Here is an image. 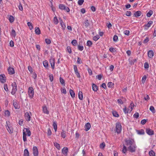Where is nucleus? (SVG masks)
<instances>
[{
	"mask_svg": "<svg viewBox=\"0 0 156 156\" xmlns=\"http://www.w3.org/2000/svg\"><path fill=\"white\" fill-rule=\"evenodd\" d=\"M134 105L133 102H131L129 107L130 109H128V110L127 111H126V107H125V108L123 109V111L125 113L127 114L128 113H130L133 109Z\"/></svg>",
	"mask_w": 156,
	"mask_h": 156,
	"instance_id": "f257e3e1",
	"label": "nucleus"
},
{
	"mask_svg": "<svg viewBox=\"0 0 156 156\" xmlns=\"http://www.w3.org/2000/svg\"><path fill=\"white\" fill-rule=\"evenodd\" d=\"M28 94L29 98L31 99L34 97V91L33 88L32 87H30L28 89Z\"/></svg>",
	"mask_w": 156,
	"mask_h": 156,
	"instance_id": "f03ea898",
	"label": "nucleus"
},
{
	"mask_svg": "<svg viewBox=\"0 0 156 156\" xmlns=\"http://www.w3.org/2000/svg\"><path fill=\"white\" fill-rule=\"evenodd\" d=\"M122 130V126L119 122H117L116 124L115 132L118 133H120Z\"/></svg>",
	"mask_w": 156,
	"mask_h": 156,
	"instance_id": "7ed1b4c3",
	"label": "nucleus"
},
{
	"mask_svg": "<svg viewBox=\"0 0 156 156\" xmlns=\"http://www.w3.org/2000/svg\"><path fill=\"white\" fill-rule=\"evenodd\" d=\"M12 90L11 92L12 94L14 95L16 92L17 90V86L15 82H13L12 83Z\"/></svg>",
	"mask_w": 156,
	"mask_h": 156,
	"instance_id": "20e7f679",
	"label": "nucleus"
},
{
	"mask_svg": "<svg viewBox=\"0 0 156 156\" xmlns=\"http://www.w3.org/2000/svg\"><path fill=\"white\" fill-rule=\"evenodd\" d=\"M31 113L30 112H27L25 113L24 117L25 119L28 122L30 120Z\"/></svg>",
	"mask_w": 156,
	"mask_h": 156,
	"instance_id": "39448f33",
	"label": "nucleus"
},
{
	"mask_svg": "<svg viewBox=\"0 0 156 156\" xmlns=\"http://www.w3.org/2000/svg\"><path fill=\"white\" fill-rule=\"evenodd\" d=\"M125 141L126 143V145L129 146L135 144L134 140L132 139H125Z\"/></svg>",
	"mask_w": 156,
	"mask_h": 156,
	"instance_id": "423d86ee",
	"label": "nucleus"
},
{
	"mask_svg": "<svg viewBox=\"0 0 156 156\" xmlns=\"http://www.w3.org/2000/svg\"><path fill=\"white\" fill-rule=\"evenodd\" d=\"M59 7L60 9L65 10L67 12H69L70 11L68 7H66L63 4H60Z\"/></svg>",
	"mask_w": 156,
	"mask_h": 156,
	"instance_id": "0eeeda50",
	"label": "nucleus"
},
{
	"mask_svg": "<svg viewBox=\"0 0 156 156\" xmlns=\"http://www.w3.org/2000/svg\"><path fill=\"white\" fill-rule=\"evenodd\" d=\"M136 147L135 144L129 146L128 149L132 152H134L136 151Z\"/></svg>",
	"mask_w": 156,
	"mask_h": 156,
	"instance_id": "6e6552de",
	"label": "nucleus"
},
{
	"mask_svg": "<svg viewBox=\"0 0 156 156\" xmlns=\"http://www.w3.org/2000/svg\"><path fill=\"white\" fill-rule=\"evenodd\" d=\"M6 78L4 74L0 75V81L2 83H4L6 82Z\"/></svg>",
	"mask_w": 156,
	"mask_h": 156,
	"instance_id": "1a4fd4ad",
	"label": "nucleus"
},
{
	"mask_svg": "<svg viewBox=\"0 0 156 156\" xmlns=\"http://www.w3.org/2000/svg\"><path fill=\"white\" fill-rule=\"evenodd\" d=\"M153 24V21H149L148 23L144 25V29L145 30H147L151 26V25Z\"/></svg>",
	"mask_w": 156,
	"mask_h": 156,
	"instance_id": "9d476101",
	"label": "nucleus"
},
{
	"mask_svg": "<svg viewBox=\"0 0 156 156\" xmlns=\"http://www.w3.org/2000/svg\"><path fill=\"white\" fill-rule=\"evenodd\" d=\"M147 55L149 58H152L154 56V52L153 50H150L147 52Z\"/></svg>",
	"mask_w": 156,
	"mask_h": 156,
	"instance_id": "9b49d317",
	"label": "nucleus"
},
{
	"mask_svg": "<svg viewBox=\"0 0 156 156\" xmlns=\"http://www.w3.org/2000/svg\"><path fill=\"white\" fill-rule=\"evenodd\" d=\"M50 63L51 66L53 69L55 68V59L53 57H51L50 60Z\"/></svg>",
	"mask_w": 156,
	"mask_h": 156,
	"instance_id": "f8f14e48",
	"label": "nucleus"
},
{
	"mask_svg": "<svg viewBox=\"0 0 156 156\" xmlns=\"http://www.w3.org/2000/svg\"><path fill=\"white\" fill-rule=\"evenodd\" d=\"M6 123L7 126H6V127L8 132L10 133H12L13 132V130L12 127L10 125H9L8 124L7 122H6Z\"/></svg>",
	"mask_w": 156,
	"mask_h": 156,
	"instance_id": "ddd939ff",
	"label": "nucleus"
},
{
	"mask_svg": "<svg viewBox=\"0 0 156 156\" xmlns=\"http://www.w3.org/2000/svg\"><path fill=\"white\" fill-rule=\"evenodd\" d=\"M146 132L149 135H152L154 134V131L150 128L146 129Z\"/></svg>",
	"mask_w": 156,
	"mask_h": 156,
	"instance_id": "4468645a",
	"label": "nucleus"
},
{
	"mask_svg": "<svg viewBox=\"0 0 156 156\" xmlns=\"http://www.w3.org/2000/svg\"><path fill=\"white\" fill-rule=\"evenodd\" d=\"M23 132H24L28 136H30L31 135L30 131L28 128H24L23 130Z\"/></svg>",
	"mask_w": 156,
	"mask_h": 156,
	"instance_id": "2eb2a0df",
	"label": "nucleus"
},
{
	"mask_svg": "<svg viewBox=\"0 0 156 156\" xmlns=\"http://www.w3.org/2000/svg\"><path fill=\"white\" fill-rule=\"evenodd\" d=\"M33 152L34 156H38V151L37 148L36 147H33Z\"/></svg>",
	"mask_w": 156,
	"mask_h": 156,
	"instance_id": "dca6fc26",
	"label": "nucleus"
},
{
	"mask_svg": "<svg viewBox=\"0 0 156 156\" xmlns=\"http://www.w3.org/2000/svg\"><path fill=\"white\" fill-rule=\"evenodd\" d=\"M68 151V149L67 147H64L62 150V154L65 156L67 155Z\"/></svg>",
	"mask_w": 156,
	"mask_h": 156,
	"instance_id": "f3484780",
	"label": "nucleus"
},
{
	"mask_svg": "<svg viewBox=\"0 0 156 156\" xmlns=\"http://www.w3.org/2000/svg\"><path fill=\"white\" fill-rule=\"evenodd\" d=\"M91 127V125L90 123L87 122L85 125V130L86 131L89 130Z\"/></svg>",
	"mask_w": 156,
	"mask_h": 156,
	"instance_id": "a211bd4d",
	"label": "nucleus"
},
{
	"mask_svg": "<svg viewBox=\"0 0 156 156\" xmlns=\"http://www.w3.org/2000/svg\"><path fill=\"white\" fill-rule=\"evenodd\" d=\"M8 72L11 75L15 73L14 69L10 67H9L8 69Z\"/></svg>",
	"mask_w": 156,
	"mask_h": 156,
	"instance_id": "6ab92c4d",
	"label": "nucleus"
},
{
	"mask_svg": "<svg viewBox=\"0 0 156 156\" xmlns=\"http://www.w3.org/2000/svg\"><path fill=\"white\" fill-rule=\"evenodd\" d=\"M83 24L84 25L86 28H87L90 25L88 20H85L83 22Z\"/></svg>",
	"mask_w": 156,
	"mask_h": 156,
	"instance_id": "aec40b11",
	"label": "nucleus"
},
{
	"mask_svg": "<svg viewBox=\"0 0 156 156\" xmlns=\"http://www.w3.org/2000/svg\"><path fill=\"white\" fill-rule=\"evenodd\" d=\"M43 112L45 114H49V112L46 106L43 107Z\"/></svg>",
	"mask_w": 156,
	"mask_h": 156,
	"instance_id": "412c9836",
	"label": "nucleus"
},
{
	"mask_svg": "<svg viewBox=\"0 0 156 156\" xmlns=\"http://www.w3.org/2000/svg\"><path fill=\"white\" fill-rule=\"evenodd\" d=\"M13 105L14 108L16 109H18L20 108V106H19L16 101H13Z\"/></svg>",
	"mask_w": 156,
	"mask_h": 156,
	"instance_id": "4be33fe9",
	"label": "nucleus"
},
{
	"mask_svg": "<svg viewBox=\"0 0 156 156\" xmlns=\"http://www.w3.org/2000/svg\"><path fill=\"white\" fill-rule=\"evenodd\" d=\"M60 23L62 29L63 30H64L66 27V26L65 23H64L63 21L62 20H61L60 21Z\"/></svg>",
	"mask_w": 156,
	"mask_h": 156,
	"instance_id": "5701e85b",
	"label": "nucleus"
},
{
	"mask_svg": "<svg viewBox=\"0 0 156 156\" xmlns=\"http://www.w3.org/2000/svg\"><path fill=\"white\" fill-rule=\"evenodd\" d=\"M141 14V12L140 11H138L136 12L134 14L135 17H137L140 16Z\"/></svg>",
	"mask_w": 156,
	"mask_h": 156,
	"instance_id": "b1692460",
	"label": "nucleus"
},
{
	"mask_svg": "<svg viewBox=\"0 0 156 156\" xmlns=\"http://www.w3.org/2000/svg\"><path fill=\"white\" fill-rule=\"evenodd\" d=\"M35 33L37 35H39L41 33V31L40 29L38 27H36L35 28Z\"/></svg>",
	"mask_w": 156,
	"mask_h": 156,
	"instance_id": "393cba45",
	"label": "nucleus"
},
{
	"mask_svg": "<svg viewBox=\"0 0 156 156\" xmlns=\"http://www.w3.org/2000/svg\"><path fill=\"white\" fill-rule=\"evenodd\" d=\"M78 98L80 100H82L83 99V95L81 91H79V92Z\"/></svg>",
	"mask_w": 156,
	"mask_h": 156,
	"instance_id": "a878e982",
	"label": "nucleus"
},
{
	"mask_svg": "<svg viewBox=\"0 0 156 156\" xmlns=\"http://www.w3.org/2000/svg\"><path fill=\"white\" fill-rule=\"evenodd\" d=\"M137 133L140 135H143L144 134V132L143 129H140V130H136Z\"/></svg>",
	"mask_w": 156,
	"mask_h": 156,
	"instance_id": "bb28decb",
	"label": "nucleus"
},
{
	"mask_svg": "<svg viewBox=\"0 0 156 156\" xmlns=\"http://www.w3.org/2000/svg\"><path fill=\"white\" fill-rule=\"evenodd\" d=\"M70 94L72 98H74L75 97V94L73 91L71 89L69 90Z\"/></svg>",
	"mask_w": 156,
	"mask_h": 156,
	"instance_id": "cd10ccee",
	"label": "nucleus"
},
{
	"mask_svg": "<svg viewBox=\"0 0 156 156\" xmlns=\"http://www.w3.org/2000/svg\"><path fill=\"white\" fill-rule=\"evenodd\" d=\"M92 89L94 91H97L98 90V87L97 86L94 84H92Z\"/></svg>",
	"mask_w": 156,
	"mask_h": 156,
	"instance_id": "c85d7f7f",
	"label": "nucleus"
},
{
	"mask_svg": "<svg viewBox=\"0 0 156 156\" xmlns=\"http://www.w3.org/2000/svg\"><path fill=\"white\" fill-rule=\"evenodd\" d=\"M24 156H29V152L27 149H25L24 150Z\"/></svg>",
	"mask_w": 156,
	"mask_h": 156,
	"instance_id": "c756f323",
	"label": "nucleus"
},
{
	"mask_svg": "<svg viewBox=\"0 0 156 156\" xmlns=\"http://www.w3.org/2000/svg\"><path fill=\"white\" fill-rule=\"evenodd\" d=\"M10 34L11 36L12 37H15L16 36V33L15 30L14 29L12 30Z\"/></svg>",
	"mask_w": 156,
	"mask_h": 156,
	"instance_id": "7c9ffc66",
	"label": "nucleus"
},
{
	"mask_svg": "<svg viewBox=\"0 0 156 156\" xmlns=\"http://www.w3.org/2000/svg\"><path fill=\"white\" fill-rule=\"evenodd\" d=\"M61 136L63 138H65L66 137V132L65 131L62 130L61 133Z\"/></svg>",
	"mask_w": 156,
	"mask_h": 156,
	"instance_id": "2f4dec72",
	"label": "nucleus"
},
{
	"mask_svg": "<svg viewBox=\"0 0 156 156\" xmlns=\"http://www.w3.org/2000/svg\"><path fill=\"white\" fill-rule=\"evenodd\" d=\"M9 20L11 23L13 22L14 21V18L13 16L10 15L9 16Z\"/></svg>",
	"mask_w": 156,
	"mask_h": 156,
	"instance_id": "473e14b6",
	"label": "nucleus"
},
{
	"mask_svg": "<svg viewBox=\"0 0 156 156\" xmlns=\"http://www.w3.org/2000/svg\"><path fill=\"white\" fill-rule=\"evenodd\" d=\"M53 126L55 131L56 132L57 131V129L56 122H54L53 123Z\"/></svg>",
	"mask_w": 156,
	"mask_h": 156,
	"instance_id": "72a5a7b5",
	"label": "nucleus"
},
{
	"mask_svg": "<svg viewBox=\"0 0 156 156\" xmlns=\"http://www.w3.org/2000/svg\"><path fill=\"white\" fill-rule=\"evenodd\" d=\"M43 64L44 66L47 68L48 67V62L47 60H45L43 62Z\"/></svg>",
	"mask_w": 156,
	"mask_h": 156,
	"instance_id": "f704fd0d",
	"label": "nucleus"
},
{
	"mask_svg": "<svg viewBox=\"0 0 156 156\" xmlns=\"http://www.w3.org/2000/svg\"><path fill=\"white\" fill-rule=\"evenodd\" d=\"M54 146L58 149L60 150V145L57 143L55 142L54 143Z\"/></svg>",
	"mask_w": 156,
	"mask_h": 156,
	"instance_id": "c9c22d12",
	"label": "nucleus"
},
{
	"mask_svg": "<svg viewBox=\"0 0 156 156\" xmlns=\"http://www.w3.org/2000/svg\"><path fill=\"white\" fill-rule=\"evenodd\" d=\"M27 24L30 30L33 29V26L31 23L30 22H28L27 23Z\"/></svg>",
	"mask_w": 156,
	"mask_h": 156,
	"instance_id": "e433bc0d",
	"label": "nucleus"
},
{
	"mask_svg": "<svg viewBox=\"0 0 156 156\" xmlns=\"http://www.w3.org/2000/svg\"><path fill=\"white\" fill-rule=\"evenodd\" d=\"M150 156H155L154 152L153 150H151L149 152Z\"/></svg>",
	"mask_w": 156,
	"mask_h": 156,
	"instance_id": "4c0bfd02",
	"label": "nucleus"
},
{
	"mask_svg": "<svg viewBox=\"0 0 156 156\" xmlns=\"http://www.w3.org/2000/svg\"><path fill=\"white\" fill-rule=\"evenodd\" d=\"M114 85V84L112 82H109L107 84L108 87L109 88L112 87Z\"/></svg>",
	"mask_w": 156,
	"mask_h": 156,
	"instance_id": "58836bf2",
	"label": "nucleus"
},
{
	"mask_svg": "<svg viewBox=\"0 0 156 156\" xmlns=\"http://www.w3.org/2000/svg\"><path fill=\"white\" fill-rule=\"evenodd\" d=\"M53 22L55 24H57L58 23V20L56 16L54 18Z\"/></svg>",
	"mask_w": 156,
	"mask_h": 156,
	"instance_id": "ea45409f",
	"label": "nucleus"
},
{
	"mask_svg": "<svg viewBox=\"0 0 156 156\" xmlns=\"http://www.w3.org/2000/svg\"><path fill=\"white\" fill-rule=\"evenodd\" d=\"M153 13V11L152 10H150L149 12L147 13V16L148 17H150L151 15Z\"/></svg>",
	"mask_w": 156,
	"mask_h": 156,
	"instance_id": "a19ab883",
	"label": "nucleus"
},
{
	"mask_svg": "<svg viewBox=\"0 0 156 156\" xmlns=\"http://www.w3.org/2000/svg\"><path fill=\"white\" fill-rule=\"evenodd\" d=\"M27 135L25 134L24 132H23V140L24 142L26 141H27Z\"/></svg>",
	"mask_w": 156,
	"mask_h": 156,
	"instance_id": "79ce46f5",
	"label": "nucleus"
},
{
	"mask_svg": "<svg viewBox=\"0 0 156 156\" xmlns=\"http://www.w3.org/2000/svg\"><path fill=\"white\" fill-rule=\"evenodd\" d=\"M5 116L8 117L10 115V113L9 111L6 110L5 111Z\"/></svg>",
	"mask_w": 156,
	"mask_h": 156,
	"instance_id": "37998d69",
	"label": "nucleus"
},
{
	"mask_svg": "<svg viewBox=\"0 0 156 156\" xmlns=\"http://www.w3.org/2000/svg\"><path fill=\"white\" fill-rule=\"evenodd\" d=\"M150 110L153 113H155V109L153 106H151L150 108Z\"/></svg>",
	"mask_w": 156,
	"mask_h": 156,
	"instance_id": "c03bdc74",
	"label": "nucleus"
},
{
	"mask_svg": "<svg viewBox=\"0 0 156 156\" xmlns=\"http://www.w3.org/2000/svg\"><path fill=\"white\" fill-rule=\"evenodd\" d=\"M60 81L62 85H65V81L61 77H60Z\"/></svg>",
	"mask_w": 156,
	"mask_h": 156,
	"instance_id": "a18cd8bd",
	"label": "nucleus"
},
{
	"mask_svg": "<svg viewBox=\"0 0 156 156\" xmlns=\"http://www.w3.org/2000/svg\"><path fill=\"white\" fill-rule=\"evenodd\" d=\"M146 78L147 77L145 75L143 77L142 79V83H145V80L146 79Z\"/></svg>",
	"mask_w": 156,
	"mask_h": 156,
	"instance_id": "49530a36",
	"label": "nucleus"
},
{
	"mask_svg": "<svg viewBox=\"0 0 156 156\" xmlns=\"http://www.w3.org/2000/svg\"><path fill=\"white\" fill-rule=\"evenodd\" d=\"M100 38V37L99 35L93 37V40L94 41H97Z\"/></svg>",
	"mask_w": 156,
	"mask_h": 156,
	"instance_id": "de8ad7c7",
	"label": "nucleus"
},
{
	"mask_svg": "<svg viewBox=\"0 0 156 156\" xmlns=\"http://www.w3.org/2000/svg\"><path fill=\"white\" fill-rule=\"evenodd\" d=\"M72 44L74 46H76L77 43V41L76 40H73L71 42Z\"/></svg>",
	"mask_w": 156,
	"mask_h": 156,
	"instance_id": "09e8293b",
	"label": "nucleus"
},
{
	"mask_svg": "<svg viewBox=\"0 0 156 156\" xmlns=\"http://www.w3.org/2000/svg\"><path fill=\"white\" fill-rule=\"evenodd\" d=\"M149 64L148 62H146L144 64V67L146 69H147L149 68Z\"/></svg>",
	"mask_w": 156,
	"mask_h": 156,
	"instance_id": "8fccbe9b",
	"label": "nucleus"
},
{
	"mask_svg": "<svg viewBox=\"0 0 156 156\" xmlns=\"http://www.w3.org/2000/svg\"><path fill=\"white\" fill-rule=\"evenodd\" d=\"M84 2V0H79L78 2V4L79 5H81Z\"/></svg>",
	"mask_w": 156,
	"mask_h": 156,
	"instance_id": "3c124183",
	"label": "nucleus"
},
{
	"mask_svg": "<svg viewBox=\"0 0 156 156\" xmlns=\"http://www.w3.org/2000/svg\"><path fill=\"white\" fill-rule=\"evenodd\" d=\"M112 114L114 117H118L119 116L118 114L116 112H113Z\"/></svg>",
	"mask_w": 156,
	"mask_h": 156,
	"instance_id": "603ef678",
	"label": "nucleus"
},
{
	"mask_svg": "<svg viewBox=\"0 0 156 156\" xmlns=\"http://www.w3.org/2000/svg\"><path fill=\"white\" fill-rule=\"evenodd\" d=\"M45 41L46 43L47 44H50L51 43V40L49 39H45Z\"/></svg>",
	"mask_w": 156,
	"mask_h": 156,
	"instance_id": "864d4df0",
	"label": "nucleus"
},
{
	"mask_svg": "<svg viewBox=\"0 0 156 156\" xmlns=\"http://www.w3.org/2000/svg\"><path fill=\"white\" fill-rule=\"evenodd\" d=\"M134 118H138L139 116V114L138 112H136L133 115Z\"/></svg>",
	"mask_w": 156,
	"mask_h": 156,
	"instance_id": "5fc2aeb1",
	"label": "nucleus"
},
{
	"mask_svg": "<svg viewBox=\"0 0 156 156\" xmlns=\"http://www.w3.org/2000/svg\"><path fill=\"white\" fill-rule=\"evenodd\" d=\"M78 48L79 50L80 51H82L84 48L83 47V46H80L79 45L78 46Z\"/></svg>",
	"mask_w": 156,
	"mask_h": 156,
	"instance_id": "6e6d98bb",
	"label": "nucleus"
},
{
	"mask_svg": "<svg viewBox=\"0 0 156 156\" xmlns=\"http://www.w3.org/2000/svg\"><path fill=\"white\" fill-rule=\"evenodd\" d=\"M92 43L91 41H88L87 42V45L89 46H91Z\"/></svg>",
	"mask_w": 156,
	"mask_h": 156,
	"instance_id": "4d7b16f0",
	"label": "nucleus"
},
{
	"mask_svg": "<svg viewBox=\"0 0 156 156\" xmlns=\"http://www.w3.org/2000/svg\"><path fill=\"white\" fill-rule=\"evenodd\" d=\"M4 90L6 91H8V86L7 84H5L4 85Z\"/></svg>",
	"mask_w": 156,
	"mask_h": 156,
	"instance_id": "13d9d810",
	"label": "nucleus"
},
{
	"mask_svg": "<svg viewBox=\"0 0 156 156\" xmlns=\"http://www.w3.org/2000/svg\"><path fill=\"white\" fill-rule=\"evenodd\" d=\"M49 79L50 81L52 82L53 80V76L52 74H51L49 75Z\"/></svg>",
	"mask_w": 156,
	"mask_h": 156,
	"instance_id": "bf43d9fd",
	"label": "nucleus"
},
{
	"mask_svg": "<svg viewBox=\"0 0 156 156\" xmlns=\"http://www.w3.org/2000/svg\"><path fill=\"white\" fill-rule=\"evenodd\" d=\"M105 146V144L104 143H103L101 144L100 146L101 148H103Z\"/></svg>",
	"mask_w": 156,
	"mask_h": 156,
	"instance_id": "052dcab7",
	"label": "nucleus"
},
{
	"mask_svg": "<svg viewBox=\"0 0 156 156\" xmlns=\"http://www.w3.org/2000/svg\"><path fill=\"white\" fill-rule=\"evenodd\" d=\"M126 147L124 145H123V149L122 150V152L123 153H126Z\"/></svg>",
	"mask_w": 156,
	"mask_h": 156,
	"instance_id": "680f3d73",
	"label": "nucleus"
},
{
	"mask_svg": "<svg viewBox=\"0 0 156 156\" xmlns=\"http://www.w3.org/2000/svg\"><path fill=\"white\" fill-rule=\"evenodd\" d=\"M47 134L48 136H50L51 134V132L50 129L49 128L48 129L47 131Z\"/></svg>",
	"mask_w": 156,
	"mask_h": 156,
	"instance_id": "e2e57ef3",
	"label": "nucleus"
},
{
	"mask_svg": "<svg viewBox=\"0 0 156 156\" xmlns=\"http://www.w3.org/2000/svg\"><path fill=\"white\" fill-rule=\"evenodd\" d=\"M19 9L20 11H22L23 10V8L21 3H20L19 4Z\"/></svg>",
	"mask_w": 156,
	"mask_h": 156,
	"instance_id": "0e129e2a",
	"label": "nucleus"
},
{
	"mask_svg": "<svg viewBox=\"0 0 156 156\" xmlns=\"http://www.w3.org/2000/svg\"><path fill=\"white\" fill-rule=\"evenodd\" d=\"M131 12L129 11H127L126 12V15L127 16H129L131 15Z\"/></svg>",
	"mask_w": 156,
	"mask_h": 156,
	"instance_id": "69168bd1",
	"label": "nucleus"
},
{
	"mask_svg": "<svg viewBox=\"0 0 156 156\" xmlns=\"http://www.w3.org/2000/svg\"><path fill=\"white\" fill-rule=\"evenodd\" d=\"M118 39V36L116 35H114L113 37V41L116 42L117 41V40Z\"/></svg>",
	"mask_w": 156,
	"mask_h": 156,
	"instance_id": "338daca9",
	"label": "nucleus"
},
{
	"mask_svg": "<svg viewBox=\"0 0 156 156\" xmlns=\"http://www.w3.org/2000/svg\"><path fill=\"white\" fill-rule=\"evenodd\" d=\"M10 46L11 47H13L14 46L13 41H11L9 43Z\"/></svg>",
	"mask_w": 156,
	"mask_h": 156,
	"instance_id": "774afa93",
	"label": "nucleus"
}]
</instances>
